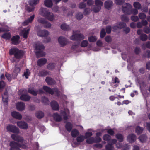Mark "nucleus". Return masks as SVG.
I'll use <instances>...</instances> for the list:
<instances>
[{"label": "nucleus", "instance_id": "f3484780", "mask_svg": "<svg viewBox=\"0 0 150 150\" xmlns=\"http://www.w3.org/2000/svg\"><path fill=\"white\" fill-rule=\"evenodd\" d=\"M29 30L30 29L29 28H24L20 32V34L24 38H26L29 33Z\"/></svg>", "mask_w": 150, "mask_h": 150}, {"label": "nucleus", "instance_id": "f8f14e48", "mask_svg": "<svg viewBox=\"0 0 150 150\" xmlns=\"http://www.w3.org/2000/svg\"><path fill=\"white\" fill-rule=\"evenodd\" d=\"M61 114L63 116L64 119L67 120L68 119V116L69 114V110L66 108H64L63 110H61Z\"/></svg>", "mask_w": 150, "mask_h": 150}, {"label": "nucleus", "instance_id": "a878e982", "mask_svg": "<svg viewBox=\"0 0 150 150\" xmlns=\"http://www.w3.org/2000/svg\"><path fill=\"white\" fill-rule=\"evenodd\" d=\"M47 62V59L45 58L40 59L37 62V64L40 66H42L45 64Z\"/></svg>", "mask_w": 150, "mask_h": 150}, {"label": "nucleus", "instance_id": "393cba45", "mask_svg": "<svg viewBox=\"0 0 150 150\" xmlns=\"http://www.w3.org/2000/svg\"><path fill=\"white\" fill-rule=\"evenodd\" d=\"M113 2L112 1L110 0H108L106 1L104 3L105 7L109 9L112 6Z\"/></svg>", "mask_w": 150, "mask_h": 150}, {"label": "nucleus", "instance_id": "c756f323", "mask_svg": "<svg viewBox=\"0 0 150 150\" xmlns=\"http://www.w3.org/2000/svg\"><path fill=\"white\" fill-rule=\"evenodd\" d=\"M45 81L49 85H52L54 83V80L50 77H47Z\"/></svg>", "mask_w": 150, "mask_h": 150}, {"label": "nucleus", "instance_id": "f704fd0d", "mask_svg": "<svg viewBox=\"0 0 150 150\" xmlns=\"http://www.w3.org/2000/svg\"><path fill=\"white\" fill-rule=\"evenodd\" d=\"M50 75L49 72L45 70L40 71L38 73V75L40 76H44L47 75Z\"/></svg>", "mask_w": 150, "mask_h": 150}, {"label": "nucleus", "instance_id": "f257e3e1", "mask_svg": "<svg viewBox=\"0 0 150 150\" xmlns=\"http://www.w3.org/2000/svg\"><path fill=\"white\" fill-rule=\"evenodd\" d=\"M40 14L46 18L47 19L51 21H52L55 19L54 15L49 11L46 8H41L40 10Z\"/></svg>", "mask_w": 150, "mask_h": 150}, {"label": "nucleus", "instance_id": "cd10ccee", "mask_svg": "<svg viewBox=\"0 0 150 150\" xmlns=\"http://www.w3.org/2000/svg\"><path fill=\"white\" fill-rule=\"evenodd\" d=\"M30 97L27 95L22 94L20 97V99L24 101H28L30 100Z\"/></svg>", "mask_w": 150, "mask_h": 150}, {"label": "nucleus", "instance_id": "79ce46f5", "mask_svg": "<svg viewBox=\"0 0 150 150\" xmlns=\"http://www.w3.org/2000/svg\"><path fill=\"white\" fill-rule=\"evenodd\" d=\"M86 142L89 144L95 143V138L92 137L88 138L87 139Z\"/></svg>", "mask_w": 150, "mask_h": 150}, {"label": "nucleus", "instance_id": "39448f33", "mask_svg": "<svg viewBox=\"0 0 150 150\" xmlns=\"http://www.w3.org/2000/svg\"><path fill=\"white\" fill-rule=\"evenodd\" d=\"M38 2V0H30L29 1V4L32 7H27L26 10L29 12L33 11L34 7L33 6L36 5Z\"/></svg>", "mask_w": 150, "mask_h": 150}, {"label": "nucleus", "instance_id": "680f3d73", "mask_svg": "<svg viewBox=\"0 0 150 150\" xmlns=\"http://www.w3.org/2000/svg\"><path fill=\"white\" fill-rule=\"evenodd\" d=\"M86 6V4L84 2L80 3L79 5V8L80 9H82L84 8Z\"/></svg>", "mask_w": 150, "mask_h": 150}, {"label": "nucleus", "instance_id": "3c124183", "mask_svg": "<svg viewBox=\"0 0 150 150\" xmlns=\"http://www.w3.org/2000/svg\"><path fill=\"white\" fill-rule=\"evenodd\" d=\"M111 137L108 134L104 135L103 137V139L105 141H108L111 139Z\"/></svg>", "mask_w": 150, "mask_h": 150}, {"label": "nucleus", "instance_id": "5fc2aeb1", "mask_svg": "<svg viewBox=\"0 0 150 150\" xmlns=\"http://www.w3.org/2000/svg\"><path fill=\"white\" fill-rule=\"evenodd\" d=\"M55 67V64L53 63H50L48 64L47 68L49 69H53Z\"/></svg>", "mask_w": 150, "mask_h": 150}, {"label": "nucleus", "instance_id": "de8ad7c7", "mask_svg": "<svg viewBox=\"0 0 150 150\" xmlns=\"http://www.w3.org/2000/svg\"><path fill=\"white\" fill-rule=\"evenodd\" d=\"M88 44V42L86 40H84L81 42V45L82 47H85Z\"/></svg>", "mask_w": 150, "mask_h": 150}, {"label": "nucleus", "instance_id": "dca6fc26", "mask_svg": "<svg viewBox=\"0 0 150 150\" xmlns=\"http://www.w3.org/2000/svg\"><path fill=\"white\" fill-rule=\"evenodd\" d=\"M23 62H21V64L20 66L19 65H16L15 66V68L13 71V74L16 77L17 76V75L18 73H19L20 71V67L22 66V64Z\"/></svg>", "mask_w": 150, "mask_h": 150}, {"label": "nucleus", "instance_id": "72a5a7b5", "mask_svg": "<svg viewBox=\"0 0 150 150\" xmlns=\"http://www.w3.org/2000/svg\"><path fill=\"white\" fill-rule=\"evenodd\" d=\"M147 138V136L146 135H142L139 137V139L140 142L142 143H144L146 141Z\"/></svg>", "mask_w": 150, "mask_h": 150}, {"label": "nucleus", "instance_id": "49530a36", "mask_svg": "<svg viewBox=\"0 0 150 150\" xmlns=\"http://www.w3.org/2000/svg\"><path fill=\"white\" fill-rule=\"evenodd\" d=\"M28 92L30 93L35 96L38 93V91L30 89H28Z\"/></svg>", "mask_w": 150, "mask_h": 150}, {"label": "nucleus", "instance_id": "5701e85b", "mask_svg": "<svg viewBox=\"0 0 150 150\" xmlns=\"http://www.w3.org/2000/svg\"><path fill=\"white\" fill-rule=\"evenodd\" d=\"M2 100L4 105H7L8 102V95L7 92H5L2 96Z\"/></svg>", "mask_w": 150, "mask_h": 150}, {"label": "nucleus", "instance_id": "20e7f679", "mask_svg": "<svg viewBox=\"0 0 150 150\" xmlns=\"http://www.w3.org/2000/svg\"><path fill=\"white\" fill-rule=\"evenodd\" d=\"M10 54L11 55L14 54L16 59H19L22 56V52L17 48H12L10 50Z\"/></svg>", "mask_w": 150, "mask_h": 150}, {"label": "nucleus", "instance_id": "9d476101", "mask_svg": "<svg viewBox=\"0 0 150 150\" xmlns=\"http://www.w3.org/2000/svg\"><path fill=\"white\" fill-rule=\"evenodd\" d=\"M17 125L19 128L21 129H26L28 127L27 123L24 121H18L17 122Z\"/></svg>", "mask_w": 150, "mask_h": 150}, {"label": "nucleus", "instance_id": "2eb2a0df", "mask_svg": "<svg viewBox=\"0 0 150 150\" xmlns=\"http://www.w3.org/2000/svg\"><path fill=\"white\" fill-rule=\"evenodd\" d=\"M136 136L133 134L129 135L128 136L127 139V141L130 143H132L136 141Z\"/></svg>", "mask_w": 150, "mask_h": 150}, {"label": "nucleus", "instance_id": "a18cd8bd", "mask_svg": "<svg viewBox=\"0 0 150 150\" xmlns=\"http://www.w3.org/2000/svg\"><path fill=\"white\" fill-rule=\"evenodd\" d=\"M147 35L144 34H142L140 36V39L142 41H146L147 39Z\"/></svg>", "mask_w": 150, "mask_h": 150}, {"label": "nucleus", "instance_id": "338daca9", "mask_svg": "<svg viewBox=\"0 0 150 150\" xmlns=\"http://www.w3.org/2000/svg\"><path fill=\"white\" fill-rule=\"evenodd\" d=\"M44 24L45 25L44 27L46 28H49L50 27L51 25V24L50 23L47 21H46V23Z\"/></svg>", "mask_w": 150, "mask_h": 150}, {"label": "nucleus", "instance_id": "c85d7f7f", "mask_svg": "<svg viewBox=\"0 0 150 150\" xmlns=\"http://www.w3.org/2000/svg\"><path fill=\"white\" fill-rule=\"evenodd\" d=\"M44 4L47 7H51L53 5L52 2L51 0H45Z\"/></svg>", "mask_w": 150, "mask_h": 150}, {"label": "nucleus", "instance_id": "b1692460", "mask_svg": "<svg viewBox=\"0 0 150 150\" xmlns=\"http://www.w3.org/2000/svg\"><path fill=\"white\" fill-rule=\"evenodd\" d=\"M119 82L118 79L116 77L114 79H112L111 85L114 88H115L118 86Z\"/></svg>", "mask_w": 150, "mask_h": 150}, {"label": "nucleus", "instance_id": "423d86ee", "mask_svg": "<svg viewBox=\"0 0 150 150\" xmlns=\"http://www.w3.org/2000/svg\"><path fill=\"white\" fill-rule=\"evenodd\" d=\"M43 89L46 92L50 94L55 93L57 96L59 95L58 90L57 88H54L53 90L47 86H44L43 87Z\"/></svg>", "mask_w": 150, "mask_h": 150}, {"label": "nucleus", "instance_id": "0eeeda50", "mask_svg": "<svg viewBox=\"0 0 150 150\" xmlns=\"http://www.w3.org/2000/svg\"><path fill=\"white\" fill-rule=\"evenodd\" d=\"M95 3L97 7L94 8L93 10L94 12H97L101 9V7L103 5V3L99 0H95Z\"/></svg>", "mask_w": 150, "mask_h": 150}, {"label": "nucleus", "instance_id": "09e8293b", "mask_svg": "<svg viewBox=\"0 0 150 150\" xmlns=\"http://www.w3.org/2000/svg\"><path fill=\"white\" fill-rule=\"evenodd\" d=\"M30 71L28 69H27L26 71L24 72L23 76H25L26 79H27L28 76L30 75Z\"/></svg>", "mask_w": 150, "mask_h": 150}, {"label": "nucleus", "instance_id": "e2e57ef3", "mask_svg": "<svg viewBox=\"0 0 150 150\" xmlns=\"http://www.w3.org/2000/svg\"><path fill=\"white\" fill-rule=\"evenodd\" d=\"M121 19L122 21L125 22H128L129 21V18L125 15L122 16Z\"/></svg>", "mask_w": 150, "mask_h": 150}, {"label": "nucleus", "instance_id": "864d4df0", "mask_svg": "<svg viewBox=\"0 0 150 150\" xmlns=\"http://www.w3.org/2000/svg\"><path fill=\"white\" fill-rule=\"evenodd\" d=\"M106 150H113L114 149V147L112 145L108 143L105 147Z\"/></svg>", "mask_w": 150, "mask_h": 150}, {"label": "nucleus", "instance_id": "69168bd1", "mask_svg": "<svg viewBox=\"0 0 150 150\" xmlns=\"http://www.w3.org/2000/svg\"><path fill=\"white\" fill-rule=\"evenodd\" d=\"M92 132H88L85 133L84 137L86 138H87L92 136Z\"/></svg>", "mask_w": 150, "mask_h": 150}, {"label": "nucleus", "instance_id": "4d7b16f0", "mask_svg": "<svg viewBox=\"0 0 150 150\" xmlns=\"http://www.w3.org/2000/svg\"><path fill=\"white\" fill-rule=\"evenodd\" d=\"M134 7L136 8L139 9L141 8V6L139 3L138 2H135L133 4Z\"/></svg>", "mask_w": 150, "mask_h": 150}, {"label": "nucleus", "instance_id": "ea45409f", "mask_svg": "<svg viewBox=\"0 0 150 150\" xmlns=\"http://www.w3.org/2000/svg\"><path fill=\"white\" fill-rule=\"evenodd\" d=\"M117 27L114 26L113 28V29L115 28H122L124 27L125 26V24L123 22H119L118 24Z\"/></svg>", "mask_w": 150, "mask_h": 150}, {"label": "nucleus", "instance_id": "aec40b11", "mask_svg": "<svg viewBox=\"0 0 150 150\" xmlns=\"http://www.w3.org/2000/svg\"><path fill=\"white\" fill-rule=\"evenodd\" d=\"M51 105L52 109L54 110H58L59 109V106L58 103L55 101H52L51 103Z\"/></svg>", "mask_w": 150, "mask_h": 150}, {"label": "nucleus", "instance_id": "e433bc0d", "mask_svg": "<svg viewBox=\"0 0 150 150\" xmlns=\"http://www.w3.org/2000/svg\"><path fill=\"white\" fill-rule=\"evenodd\" d=\"M53 117L54 119L57 121H60L61 120V117L57 113H54L53 115Z\"/></svg>", "mask_w": 150, "mask_h": 150}, {"label": "nucleus", "instance_id": "473e14b6", "mask_svg": "<svg viewBox=\"0 0 150 150\" xmlns=\"http://www.w3.org/2000/svg\"><path fill=\"white\" fill-rule=\"evenodd\" d=\"M144 128L142 127L138 126L135 129V132L138 135L142 133L143 130Z\"/></svg>", "mask_w": 150, "mask_h": 150}, {"label": "nucleus", "instance_id": "6ab92c4d", "mask_svg": "<svg viewBox=\"0 0 150 150\" xmlns=\"http://www.w3.org/2000/svg\"><path fill=\"white\" fill-rule=\"evenodd\" d=\"M10 145L11 148L10 150H20L19 148V145L14 142H12L10 143Z\"/></svg>", "mask_w": 150, "mask_h": 150}, {"label": "nucleus", "instance_id": "6e6d98bb", "mask_svg": "<svg viewBox=\"0 0 150 150\" xmlns=\"http://www.w3.org/2000/svg\"><path fill=\"white\" fill-rule=\"evenodd\" d=\"M116 136L117 139L119 140V141L120 142L123 141V137L122 135L118 134L116 135Z\"/></svg>", "mask_w": 150, "mask_h": 150}, {"label": "nucleus", "instance_id": "603ef678", "mask_svg": "<svg viewBox=\"0 0 150 150\" xmlns=\"http://www.w3.org/2000/svg\"><path fill=\"white\" fill-rule=\"evenodd\" d=\"M76 18L78 20H81L83 17V15L81 13H77L76 15Z\"/></svg>", "mask_w": 150, "mask_h": 150}, {"label": "nucleus", "instance_id": "7ed1b4c3", "mask_svg": "<svg viewBox=\"0 0 150 150\" xmlns=\"http://www.w3.org/2000/svg\"><path fill=\"white\" fill-rule=\"evenodd\" d=\"M132 6L129 3H126L123 6L122 10L123 12L127 14H130L133 13L134 14H137L138 13V11L136 9L132 11L131 9Z\"/></svg>", "mask_w": 150, "mask_h": 150}, {"label": "nucleus", "instance_id": "0e129e2a", "mask_svg": "<svg viewBox=\"0 0 150 150\" xmlns=\"http://www.w3.org/2000/svg\"><path fill=\"white\" fill-rule=\"evenodd\" d=\"M42 101L45 105L49 104V100L47 98L45 97H44L43 98Z\"/></svg>", "mask_w": 150, "mask_h": 150}, {"label": "nucleus", "instance_id": "58836bf2", "mask_svg": "<svg viewBox=\"0 0 150 150\" xmlns=\"http://www.w3.org/2000/svg\"><path fill=\"white\" fill-rule=\"evenodd\" d=\"M5 76L9 81H10L12 78L16 77L14 75L13 76V75L7 73H6Z\"/></svg>", "mask_w": 150, "mask_h": 150}, {"label": "nucleus", "instance_id": "4c0bfd02", "mask_svg": "<svg viewBox=\"0 0 150 150\" xmlns=\"http://www.w3.org/2000/svg\"><path fill=\"white\" fill-rule=\"evenodd\" d=\"M61 28L62 30H68L70 29L69 25H67L65 24H62L61 25Z\"/></svg>", "mask_w": 150, "mask_h": 150}, {"label": "nucleus", "instance_id": "c03bdc74", "mask_svg": "<svg viewBox=\"0 0 150 150\" xmlns=\"http://www.w3.org/2000/svg\"><path fill=\"white\" fill-rule=\"evenodd\" d=\"M65 127L67 131H70L72 128V125L70 122H68L66 124Z\"/></svg>", "mask_w": 150, "mask_h": 150}, {"label": "nucleus", "instance_id": "6e6552de", "mask_svg": "<svg viewBox=\"0 0 150 150\" xmlns=\"http://www.w3.org/2000/svg\"><path fill=\"white\" fill-rule=\"evenodd\" d=\"M7 130L14 133H18L19 132V129L16 126L9 125L7 127Z\"/></svg>", "mask_w": 150, "mask_h": 150}, {"label": "nucleus", "instance_id": "4468645a", "mask_svg": "<svg viewBox=\"0 0 150 150\" xmlns=\"http://www.w3.org/2000/svg\"><path fill=\"white\" fill-rule=\"evenodd\" d=\"M58 40L59 43L62 47L65 46L67 42V40L63 37H59L58 38Z\"/></svg>", "mask_w": 150, "mask_h": 150}, {"label": "nucleus", "instance_id": "4be33fe9", "mask_svg": "<svg viewBox=\"0 0 150 150\" xmlns=\"http://www.w3.org/2000/svg\"><path fill=\"white\" fill-rule=\"evenodd\" d=\"M11 115L14 118L18 120H21L22 116L21 114L16 111H13L11 113Z\"/></svg>", "mask_w": 150, "mask_h": 150}, {"label": "nucleus", "instance_id": "1a4fd4ad", "mask_svg": "<svg viewBox=\"0 0 150 150\" xmlns=\"http://www.w3.org/2000/svg\"><path fill=\"white\" fill-rule=\"evenodd\" d=\"M84 38V36L81 34H77L74 33L72 35L71 37V40H81Z\"/></svg>", "mask_w": 150, "mask_h": 150}, {"label": "nucleus", "instance_id": "a211bd4d", "mask_svg": "<svg viewBox=\"0 0 150 150\" xmlns=\"http://www.w3.org/2000/svg\"><path fill=\"white\" fill-rule=\"evenodd\" d=\"M34 15H33L31 16L25 20L24 22L22 24V25L23 26H25L28 25L29 23H31L33 20L34 19Z\"/></svg>", "mask_w": 150, "mask_h": 150}, {"label": "nucleus", "instance_id": "9b49d317", "mask_svg": "<svg viewBox=\"0 0 150 150\" xmlns=\"http://www.w3.org/2000/svg\"><path fill=\"white\" fill-rule=\"evenodd\" d=\"M49 32L48 31L45 30H39L37 31V35L38 36L41 37H46L49 35Z\"/></svg>", "mask_w": 150, "mask_h": 150}, {"label": "nucleus", "instance_id": "7c9ffc66", "mask_svg": "<svg viewBox=\"0 0 150 150\" xmlns=\"http://www.w3.org/2000/svg\"><path fill=\"white\" fill-rule=\"evenodd\" d=\"M101 135V133L98 132L96 134V137L95 139V143L99 142L101 141V139L99 137Z\"/></svg>", "mask_w": 150, "mask_h": 150}, {"label": "nucleus", "instance_id": "c9c22d12", "mask_svg": "<svg viewBox=\"0 0 150 150\" xmlns=\"http://www.w3.org/2000/svg\"><path fill=\"white\" fill-rule=\"evenodd\" d=\"M36 116L38 118H41L44 116L43 113L41 111H37L35 113Z\"/></svg>", "mask_w": 150, "mask_h": 150}, {"label": "nucleus", "instance_id": "bf43d9fd", "mask_svg": "<svg viewBox=\"0 0 150 150\" xmlns=\"http://www.w3.org/2000/svg\"><path fill=\"white\" fill-rule=\"evenodd\" d=\"M105 34L106 33L105 29L104 28L102 29L100 32V38H103L105 36Z\"/></svg>", "mask_w": 150, "mask_h": 150}, {"label": "nucleus", "instance_id": "f03ea898", "mask_svg": "<svg viewBox=\"0 0 150 150\" xmlns=\"http://www.w3.org/2000/svg\"><path fill=\"white\" fill-rule=\"evenodd\" d=\"M33 46L36 50V54L38 57H42L45 55V53L43 51L44 47L40 42H38L35 43Z\"/></svg>", "mask_w": 150, "mask_h": 150}, {"label": "nucleus", "instance_id": "bb28decb", "mask_svg": "<svg viewBox=\"0 0 150 150\" xmlns=\"http://www.w3.org/2000/svg\"><path fill=\"white\" fill-rule=\"evenodd\" d=\"M19 36H13L11 38L12 43L16 45L18 43Z\"/></svg>", "mask_w": 150, "mask_h": 150}, {"label": "nucleus", "instance_id": "774afa93", "mask_svg": "<svg viewBox=\"0 0 150 150\" xmlns=\"http://www.w3.org/2000/svg\"><path fill=\"white\" fill-rule=\"evenodd\" d=\"M143 47H145L150 48V42H148L144 44L143 45Z\"/></svg>", "mask_w": 150, "mask_h": 150}, {"label": "nucleus", "instance_id": "052dcab7", "mask_svg": "<svg viewBox=\"0 0 150 150\" xmlns=\"http://www.w3.org/2000/svg\"><path fill=\"white\" fill-rule=\"evenodd\" d=\"M38 21L40 23H42V24H45V23L46 22V21H45L44 19L42 18H39L38 20Z\"/></svg>", "mask_w": 150, "mask_h": 150}, {"label": "nucleus", "instance_id": "8fccbe9b", "mask_svg": "<svg viewBox=\"0 0 150 150\" xmlns=\"http://www.w3.org/2000/svg\"><path fill=\"white\" fill-rule=\"evenodd\" d=\"M97 38L95 36H92L88 38V40L90 42H94L96 41Z\"/></svg>", "mask_w": 150, "mask_h": 150}, {"label": "nucleus", "instance_id": "ddd939ff", "mask_svg": "<svg viewBox=\"0 0 150 150\" xmlns=\"http://www.w3.org/2000/svg\"><path fill=\"white\" fill-rule=\"evenodd\" d=\"M16 108L17 110L20 111H22L24 110L25 108V104L23 102L18 103L16 105Z\"/></svg>", "mask_w": 150, "mask_h": 150}, {"label": "nucleus", "instance_id": "2f4dec72", "mask_svg": "<svg viewBox=\"0 0 150 150\" xmlns=\"http://www.w3.org/2000/svg\"><path fill=\"white\" fill-rule=\"evenodd\" d=\"M79 134V131L76 129H73L71 132V135L74 137H76Z\"/></svg>", "mask_w": 150, "mask_h": 150}, {"label": "nucleus", "instance_id": "37998d69", "mask_svg": "<svg viewBox=\"0 0 150 150\" xmlns=\"http://www.w3.org/2000/svg\"><path fill=\"white\" fill-rule=\"evenodd\" d=\"M11 37V35L9 33H6L4 34L2 37L5 39H9Z\"/></svg>", "mask_w": 150, "mask_h": 150}, {"label": "nucleus", "instance_id": "a19ab883", "mask_svg": "<svg viewBox=\"0 0 150 150\" xmlns=\"http://www.w3.org/2000/svg\"><path fill=\"white\" fill-rule=\"evenodd\" d=\"M85 137L82 135H80L77 138V140L78 142H81L83 141Z\"/></svg>", "mask_w": 150, "mask_h": 150}, {"label": "nucleus", "instance_id": "13d9d810", "mask_svg": "<svg viewBox=\"0 0 150 150\" xmlns=\"http://www.w3.org/2000/svg\"><path fill=\"white\" fill-rule=\"evenodd\" d=\"M139 18L141 19H144L146 18V15L144 13H140L139 14Z\"/></svg>", "mask_w": 150, "mask_h": 150}, {"label": "nucleus", "instance_id": "412c9836", "mask_svg": "<svg viewBox=\"0 0 150 150\" xmlns=\"http://www.w3.org/2000/svg\"><path fill=\"white\" fill-rule=\"evenodd\" d=\"M11 137L13 139L18 142H21L23 140L22 137L19 136L16 134H13L11 135Z\"/></svg>", "mask_w": 150, "mask_h": 150}]
</instances>
